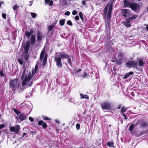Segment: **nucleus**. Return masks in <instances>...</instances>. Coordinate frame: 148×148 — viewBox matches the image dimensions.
Instances as JSON below:
<instances>
[{
  "label": "nucleus",
  "mask_w": 148,
  "mask_h": 148,
  "mask_svg": "<svg viewBox=\"0 0 148 148\" xmlns=\"http://www.w3.org/2000/svg\"><path fill=\"white\" fill-rule=\"evenodd\" d=\"M127 109V108H125L124 106H123L121 107V111L122 114L124 113V112H126Z\"/></svg>",
  "instance_id": "393cba45"
},
{
  "label": "nucleus",
  "mask_w": 148,
  "mask_h": 148,
  "mask_svg": "<svg viewBox=\"0 0 148 148\" xmlns=\"http://www.w3.org/2000/svg\"><path fill=\"white\" fill-rule=\"evenodd\" d=\"M29 3H30L29 4V6H31V5H32V4L33 3V1H30L29 2Z\"/></svg>",
  "instance_id": "052dcab7"
},
{
  "label": "nucleus",
  "mask_w": 148,
  "mask_h": 148,
  "mask_svg": "<svg viewBox=\"0 0 148 148\" xmlns=\"http://www.w3.org/2000/svg\"><path fill=\"white\" fill-rule=\"evenodd\" d=\"M76 127L77 130H79L80 129V125L79 124H77L76 125Z\"/></svg>",
  "instance_id": "c03bdc74"
},
{
  "label": "nucleus",
  "mask_w": 148,
  "mask_h": 148,
  "mask_svg": "<svg viewBox=\"0 0 148 148\" xmlns=\"http://www.w3.org/2000/svg\"><path fill=\"white\" fill-rule=\"evenodd\" d=\"M70 12L69 11H67L65 13L64 15H65L69 16L70 15Z\"/></svg>",
  "instance_id": "49530a36"
},
{
  "label": "nucleus",
  "mask_w": 148,
  "mask_h": 148,
  "mask_svg": "<svg viewBox=\"0 0 148 148\" xmlns=\"http://www.w3.org/2000/svg\"><path fill=\"white\" fill-rule=\"evenodd\" d=\"M54 25H49L48 27V30L49 32H50L51 31Z\"/></svg>",
  "instance_id": "c9c22d12"
},
{
  "label": "nucleus",
  "mask_w": 148,
  "mask_h": 148,
  "mask_svg": "<svg viewBox=\"0 0 148 148\" xmlns=\"http://www.w3.org/2000/svg\"><path fill=\"white\" fill-rule=\"evenodd\" d=\"M13 110L14 112L17 114H18L20 113L19 111H18L17 109L15 108H13Z\"/></svg>",
  "instance_id": "e433bc0d"
},
{
  "label": "nucleus",
  "mask_w": 148,
  "mask_h": 148,
  "mask_svg": "<svg viewBox=\"0 0 148 148\" xmlns=\"http://www.w3.org/2000/svg\"><path fill=\"white\" fill-rule=\"evenodd\" d=\"M80 95L81 97L80 99H88L89 98V97L87 95H84L82 93L80 94Z\"/></svg>",
  "instance_id": "412c9836"
},
{
  "label": "nucleus",
  "mask_w": 148,
  "mask_h": 148,
  "mask_svg": "<svg viewBox=\"0 0 148 148\" xmlns=\"http://www.w3.org/2000/svg\"><path fill=\"white\" fill-rule=\"evenodd\" d=\"M38 68V66L36 65L34 70H32V72H28L26 69H24L21 77V79L23 80L22 84L23 87L26 88L32 86L33 83V80L36 79L35 76Z\"/></svg>",
  "instance_id": "f257e3e1"
},
{
  "label": "nucleus",
  "mask_w": 148,
  "mask_h": 148,
  "mask_svg": "<svg viewBox=\"0 0 148 148\" xmlns=\"http://www.w3.org/2000/svg\"><path fill=\"white\" fill-rule=\"evenodd\" d=\"M67 62L68 64L71 66H72V64L71 62V58L69 57H68L67 58Z\"/></svg>",
  "instance_id": "cd10ccee"
},
{
  "label": "nucleus",
  "mask_w": 148,
  "mask_h": 148,
  "mask_svg": "<svg viewBox=\"0 0 148 148\" xmlns=\"http://www.w3.org/2000/svg\"><path fill=\"white\" fill-rule=\"evenodd\" d=\"M122 115L124 117V119L125 120H127V116L126 115H125L124 113L122 114Z\"/></svg>",
  "instance_id": "4d7b16f0"
},
{
  "label": "nucleus",
  "mask_w": 148,
  "mask_h": 148,
  "mask_svg": "<svg viewBox=\"0 0 148 148\" xmlns=\"http://www.w3.org/2000/svg\"><path fill=\"white\" fill-rule=\"evenodd\" d=\"M0 75L3 77H4V74L2 71H0Z\"/></svg>",
  "instance_id": "8fccbe9b"
},
{
  "label": "nucleus",
  "mask_w": 148,
  "mask_h": 148,
  "mask_svg": "<svg viewBox=\"0 0 148 148\" xmlns=\"http://www.w3.org/2000/svg\"><path fill=\"white\" fill-rule=\"evenodd\" d=\"M29 41L27 42L25 46V47L24 48L29 49Z\"/></svg>",
  "instance_id": "7c9ffc66"
},
{
  "label": "nucleus",
  "mask_w": 148,
  "mask_h": 148,
  "mask_svg": "<svg viewBox=\"0 0 148 148\" xmlns=\"http://www.w3.org/2000/svg\"><path fill=\"white\" fill-rule=\"evenodd\" d=\"M140 120H138V121L137 122H136V123L134 124V126L136 127L138 125H140Z\"/></svg>",
  "instance_id": "37998d69"
},
{
  "label": "nucleus",
  "mask_w": 148,
  "mask_h": 148,
  "mask_svg": "<svg viewBox=\"0 0 148 148\" xmlns=\"http://www.w3.org/2000/svg\"><path fill=\"white\" fill-rule=\"evenodd\" d=\"M145 25L146 26V29L148 31V25Z\"/></svg>",
  "instance_id": "e2e57ef3"
},
{
  "label": "nucleus",
  "mask_w": 148,
  "mask_h": 148,
  "mask_svg": "<svg viewBox=\"0 0 148 148\" xmlns=\"http://www.w3.org/2000/svg\"><path fill=\"white\" fill-rule=\"evenodd\" d=\"M20 129V126L18 125L12 126L10 128V130L11 132H14L15 133H16L18 134L19 133V131Z\"/></svg>",
  "instance_id": "9d476101"
},
{
  "label": "nucleus",
  "mask_w": 148,
  "mask_h": 148,
  "mask_svg": "<svg viewBox=\"0 0 148 148\" xmlns=\"http://www.w3.org/2000/svg\"><path fill=\"white\" fill-rule=\"evenodd\" d=\"M108 8L109 9L108 11L112 12L113 5L112 4L110 3H108L107 4Z\"/></svg>",
  "instance_id": "b1692460"
},
{
  "label": "nucleus",
  "mask_w": 148,
  "mask_h": 148,
  "mask_svg": "<svg viewBox=\"0 0 148 148\" xmlns=\"http://www.w3.org/2000/svg\"><path fill=\"white\" fill-rule=\"evenodd\" d=\"M147 122L142 121L140 120V127H145L147 126Z\"/></svg>",
  "instance_id": "4468645a"
},
{
  "label": "nucleus",
  "mask_w": 148,
  "mask_h": 148,
  "mask_svg": "<svg viewBox=\"0 0 148 148\" xmlns=\"http://www.w3.org/2000/svg\"><path fill=\"white\" fill-rule=\"evenodd\" d=\"M32 33L31 32V31L30 32H28L27 31H26L25 32V34L27 36V38L28 39H29L30 36Z\"/></svg>",
  "instance_id": "a878e982"
},
{
  "label": "nucleus",
  "mask_w": 148,
  "mask_h": 148,
  "mask_svg": "<svg viewBox=\"0 0 148 148\" xmlns=\"http://www.w3.org/2000/svg\"><path fill=\"white\" fill-rule=\"evenodd\" d=\"M29 120L31 121V122H33L34 121V119L33 118L31 117H29Z\"/></svg>",
  "instance_id": "603ef678"
},
{
  "label": "nucleus",
  "mask_w": 148,
  "mask_h": 148,
  "mask_svg": "<svg viewBox=\"0 0 148 148\" xmlns=\"http://www.w3.org/2000/svg\"><path fill=\"white\" fill-rule=\"evenodd\" d=\"M2 115L1 114H0V119H2V118L1 117Z\"/></svg>",
  "instance_id": "774afa93"
},
{
  "label": "nucleus",
  "mask_w": 148,
  "mask_h": 148,
  "mask_svg": "<svg viewBox=\"0 0 148 148\" xmlns=\"http://www.w3.org/2000/svg\"><path fill=\"white\" fill-rule=\"evenodd\" d=\"M131 9L136 13L139 12L140 9V6L138 3H133L130 7Z\"/></svg>",
  "instance_id": "39448f33"
},
{
  "label": "nucleus",
  "mask_w": 148,
  "mask_h": 148,
  "mask_svg": "<svg viewBox=\"0 0 148 148\" xmlns=\"http://www.w3.org/2000/svg\"><path fill=\"white\" fill-rule=\"evenodd\" d=\"M54 60L56 63V65L58 67L62 68V64L61 62L60 58L57 55V53H56L55 54Z\"/></svg>",
  "instance_id": "20e7f679"
},
{
  "label": "nucleus",
  "mask_w": 148,
  "mask_h": 148,
  "mask_svg": "<svg viewBox=\"0 0 148 148\" xmlns=\"http://www.w3.org/2000/svg\"><path fill=\"white\" fill-rule=\"evenodd\" d=\"M131 20L128 18L126 19V21L123 22L124 25L126 27H130L131 25L130 23Z\"/></svg>",
  "instance_id": "f8f14e48"
},
{
  "label": "nucleus",
  "mask_w": 148,
  "mask_h": 148,
  "mask_svg": "<svg viewBox=\"0 0 148 148\" xmlns=\"http://www.w3.org/2000/svg\"><path fill=\"white\" fill-rule=\"evenodd\" d=\"M19 6L17 5H14L13 7V9L14 10H15L16 9H17L18 8Z\"/></svg>",
  "instance_id": "a19ab883"
},
{
  "label": "nucleus",
  "mask_w": 148,
  "mask_h": 148,
  "mask_svg": "<svg viewBox=\"0 0 148 148\" xmlns=\"http://www.w3.org/2000/svg\"><path fill=\"white\" fill-rule=\"evenodd\" d=\"M83 4L84 5H85L86 4V2L84 1H83L82 2Z\"/></svg>",
  "instance_id": "0e129e2a"
},
{
  "label": "nucleus",
  "mask_w": 148,
  "mask_h": 148,
  "mask_svg": "<svg viewBox=\"0 0 148 148\" xmlns=\"http://www.w3.org/2000/svg\"><path fill=\"white\" fill-rule=\"evenodd\" d=\"M138 16V15L135 14H131V15H130V16L129 18L131 20H132L136 18Z\"/></svg>",
  "instance_id": "4be33fe9"
},
{
  "label": "nucleus",
  "mask_w": 148,
  "mask_h": 148,
  "mask_svg": "<svg viewBox=\"0 0 148 148\" xmlns=\"http://www.w3.org/2000/svg\"><path fill=\"white\" fill-rule=\"evenodd\" d=\"M18 62L21 65H22L23 64V62L21 59H19Z\"/></svg>",
  "instance_id": "3c124183"
},
{
  "label": "nucleus",
  "mask_w": 148,
  "mask_h": 148,
  "mask_svg": "<svg viewBox=\"0 0 148 148\" xmlns=\"http://www.w3.org/2000/svg\"><path fill=\"white\" fill-rule=\"evenodd\" d=\"M67 24L71 26H72L73 25L71 21L70 20L68 21L67 22Z\"/></svg>",
  "instance_id": "79ce46f5"
},
{
  "label": "nucleus",
  "mask_w": 148,
  "mask_h": 148,
  "mask_svg": "<svg viewBox=\"0 0 148 148\" xmlns=\"http://www.w3.org/2000/svg\"><path fill=\"white\" fill-rule=\"evenodd\" d=\"M122 16L125 18L130 17L131 14V10L128 9H122L121 10Z\"/></svg>",
  "instance_id": "1a4fd4ad"
},
{
  "label": "nucleus",
  "mask_w": 148,
  "mask_h": 148,
  "mask_svg": "<svg viewBox=\"0 0 148 148\" xmlns=\"http://www.w3.org/2000/svg\"><path fill=\"white\" fill-rule=\"evenodd\" d=\"M123 3H124V6L125 7H129L130 8L133 3H132L130 2L129 1H128L127 0L124 1Z\"/></svg>",
  "instance_id": "ddd939ff"
},
{
  "label": "nucleus",
  "mask_w": 148,
  "mask_h": 148,
  "mask_svg": "<svg viewBox=\"0 0 148 148\" xmlns=\"http://www.w3.org/2000/svg\"><path fill=\"white\" fill-rule=\"evenodd\" d=\"M59 57L60 58V59H64L65 58H67L70 57L66 53H59Z\"/></svg>",
  "instance_id": "9b49d317"
},
{
  "label": "nucleus",
  "mask_w": 148,
  "mask_h": 148,
  "mask_svg": "<svg viewBox=\"0 0 148 148\" xmlns=\"http://www.w3.org/2000/svg\"><path fill=\"white\" fill-rule=\"evenodd\" d=\"M75 19L76 20H78L79 19V17L78 16H76L75 17Z\"/></svg>",
  "instance_id": "13d9d810"
},
{
  "label": "nucleus",
  "mask_w": 148,
  "mask_h": 148,
  "mask_svg": "<svg viewBox=\"0 0 148 148\" xmlns=\"http://www.w3.org/2000/svg\"><path fill=\"white\" fill-rule=\"evenodd\" d=\"M44 122L43 121H39L38 123V125H42Z\"/></svg>",
  "instance_id": "ea45409f"
},
{
  "label": "nucleus",
  "mask_w": 148,
  "mask_h": 148,
  "mask_svg": "<svg viewBox=\"0 0 148 148\" xmlns=\"http://www.w3.org/2000/svg\"><path fill=\"white\" fill-rule=\"evenodd\" d=\"M26 117V115L22 114L19 115L18 118L21 121H22L25 119Z\"/></svg>",
  "instance_id": "f3484780"
},
{
  "label": "nucleus",
  "mask_w": 148,
  "mask_h": 148,
  "mask_svg": "<svg viewBox=\"0 0 148 148\" xmlns=\"http://www.w3.org/2000/svg\"><path fill=\"white\" fill-rule=\"evenodd\" d=\"M23 135L22 136V137H24L27 134L25 133H23Z\"/></svg>",
  "instance_id": "680f3d73"
},
{
  "label": "nucleus",
  "mask_w": 148,
  "mask_h": 148,
  "mask_svg": "<svg viewBox=\"0 0 148 148\" xmlns=\"http://www.w3.org/2000/svg\"><path fill=\"white\" fill-rule=\"evenodd\" d=\"M89 75V74H88L86 72H84V74L82 76V77L83 78L86 77L88 76Z\"/></svg>",
  "instance_id": "4c0bfd02"
},
{
  "label": "nucleus",
  "mask_w": 148,
  "mask_h": 148,
  "mask_svg": "<svg viewBox=\"0 0 148 148\" xmlns=\"http://www.w3.org/2000/svg\"><path fill=\"white\" fill-rule=\"evenodd\" d=\"M28 58L29 56L27 54L25 55L24 56V58L26 61H27L28 60Z\"/></svg>",
  "instance_id": "a18cd8bd"
},
{
  "label": "nucleus",
  "mask_w": 148,
  "mask_h": 148,
  "mask_svg": "<svg viewBox=\"0 0 148 148\" xmlns=\"http://www.w3.org/2000/svg\"><path fill=\"white\" fill-rule=\"evenodd\" d=\"M35 36L34 35H32L31 37V43L32 45H34L36 42Z\"/></svg>",
  "instance_id": "dca6fc26"
},
{
  "label": "nucleus",
  "mask_w": 148,
  "mask_h": 148,
  "mask_svg": "<svg viewBox=\"0 0 148 148\" xmlns=\"http://www.w3.org/2000/svg\"><path fill=\"white\" fill-rule=\"evenodd\" d=\"M81 71V69H79V70H77V72H79V71Z\"/></svg>",
  "instance_id": "338daca9"
},
{
  "label": "nucleus",
  "mask_w": 148,
  "mask_h": 148,
  "mask_svg": "<svg viewBox=\"0 0 148 148\" xmlns=\"http://www.w3.org/2000/svg\"><path fill=\"white\" fill-rule=\"evenodd\" d=\"M42 33L40 32H38L37 35V38L38 40H41L42 39Z\"/></svg>",
  "instance_id": "aec40b11"
},
{
  "label": "nucleus",
  "mask_w": 148,
  "mask_h": 148,
  "mask_svg": "<svg viewBox=\"0 0 148 148\" xmlns=\"http://www.w3.org/2000/svg\"><path fill=\"white\" fill-rule=\"evenodd\" d=\"M121 104H120L118 105V107L117 108V109H121Z\"/></svg>",
  "instance_id": "bf43d9fd"
},
{
  "label": "nucleus",
  "mask_w": 148,
  "mask_h": 148,
  "mask_svg": "<svg viewBox=\"0 0 148 148\" xmlns=\"http://www.w3.org/2000/svg\"><path fill=\"white\" fill-rule=\"evenodd\" d=\"M43 119L44 120H49V118L45 116H43Z\"/></svg>",
  "instance_id": "5fc2aeb1"
},
{
  "label": "nucleus",
  "mask_w": 148,
  "mask_h": 148,
  "mask_svg": "<svg viewBox=\"0 0 148 148\" xmlns=\"http://www.w3.org/2000/svg\"><path fill=\"white\" fill-rule=\"evenodd\" d=\"M42 126L43 128H46L47 127V125L46 123L44 122L42 125Z\"/></svg>",
  "instance_id": "58836bf2"
},
{
  "label": "nucleus",
  "mask_w": 148,
  "mask_h": 148,
  "mask_svg": "<svg viewBox=\"0 0 148 148\" xmlns=\"http://www.w3.org/2000/svg\"><path fill=\"white\" fill-rule=\"evenodd\" d=\"M77 14V12L76 11V10H73V12H72V14L74 15H76Z\"/></svg>",
  "instance_id": "864d4df0"
},
{
  "label": "nucleus",
  "mask_w": 148,
  "mask_h": 148,
  "mask_svg": "<svg viewBox=\"0 0 148 148\" xmlns=\"http://www.w3.org/2000/svg\"><path fill=\"white\" fill-rule=\"evenodd\" d=\"M60 3L63 6L65 7L67 6L68 3L67 0H59Z\"/></svg>",
  "instance_id": "2eb2a0df"
},
{
  "label": "nucleus",
  "mask_w": 148,
  "mask_h": 148,
  "mask_svg": "<svg viewBox=\"0 0 148 148\" xmlns=\"http://www.w3.org/2000/svg\"><path fill=\"white\" fill-rule=\"evenodd\" d=\"M125 58L123 53L120 52L118 53V56L116 60L117 63L121 64Z\"/></svg>",
  "instance_id": "423d86ee"
},
{
  "label": "nucleus",
  "mask_w": 148,
  "mask_h": 148,
  "mask_svg": "<svg viewBox=\"0 0 148 148\" xmlns=\"http://www.w3.org/2000/svg\"><path fill=\"white\" fill-rule=\"evenodd\" d=\"M65 22V19H62V20H60L59 21V23L60 24V25L61 26H62L64 24Z\"/></svg>",
  "instance_id": "bb28decb"
},
{
  "label": "nucleus",
  "mask_w": 148,
  "mask_h": 148,
  "mask_svg": "<svg viewBox=\"0 0 148 148\" xmlns=\"http://www.w3.org/2000/svg\"><path fill=\"white\" fill-rule=\"evenodd\" d=\"M45 3L46 4H48L49 6H51L53 5L52 0H45Z\"/></svg>",
  "instance_id": "6ab92c4d"
},
{
  "label": "nucleus",
  "mask_w": 148,
  "mask_h": 148,
  "mask_svg": "<svg viewBox=\"0 0 148 148\" xmlns=\"http://www.w3.org/2000/svg\"><path fill=\"white\" fill-rule=\"evenodd\" d=\"M18 80L14 79L10 81L9 88L12 89L13 91H15L18 88Z\"/></svg>",
  "instance_id": "7ed1b4c3"
},
{
  "label": "nucleus",
  "mask_w": 148,
  "mask_h": 148,
  "mask_svg": "<svg viewBox=\"0 0 148 148\" xmlns=\"http://www.w3.org/2000/svg\"><path fill=\"white\" fill-rule=\"evenodd\" d=\"M138 63L139 66H143L144 65V62L142 60H140L138 61Z\"/></svg>",
  "instance_id": "c85d7f7f"
},
{
  "label": "nucleus",
  "mask_w": 148,
  "mask_h": 148,
  "mask_svg": "<svg viewBox=\"0 0 148 148\" xmlns=\"http://www.w3.org/2000/svg\"><path fill=\"white\" fill-rule=\"evenodd\" d=\"M45 49L44 48L41 52L40 56V61H41L43 58L42 65L44 66L46 65L47 59V55L46 54L45 55Z\"/></svg>",
  "instance_id": "f03ea898"
},
{
  "label": "nucleus",
  "mask_w": 148,
  "mask_h": 148,
  "mask_svg": "<svg viewBox=\"0 0 148 148\" xmlns=\"http://www.w3.org/2000/svg\"><path fill=\"white\" fill-rule=\"evenodd\" d=\"M134 73L133 72H130L127 74H126L125 76L123 77V78L124 79H126L127 78L129 77L130 75H132Z\"/></svg>",
  "instance_id": "a211bd4d"
},
{
  "label": "nucleus",
  "mask_w": 148,
  "mask_h": 148,
  "mask_svg": "<svg viewBox=\"0 0 148 148\" xmlns=\"http://www.w3.org/2000/svg\"><path fill=\"white\" fill-rule=\"evenodd\" d=\"M79 17H80V18L81 19L82 21H83L84 20V17L83 16L82 13L81 12H80L79 14Z\"/></svg>",
  "instance_id": "f704fd0d"
},
{
  "label": "nucleus",
  "mask_w": 148,
  "mask_h": 148,
  "mask_svg": "<svg viewBox=\"0 0 148 148\" xmlns=\"http://www.w3.org/2000/svg\"><path fill=\"white\" fill-rule=\"evenodd\" d=\"M31 14L32 17L34 18H35L37 15V14L33 12L31 13Z\"/></svg>",
  "instance_id": "72a5a7b5"
},
{
  "label": "nucleus",
  "mask_w": 148,
  "mask_h": 148,
  "mask_svg": "<svg viewBox=\"0 0 148 148\" xmlns=\"http://www.w3.org/2000/svg\"><path fill=\"white\" fill-rule=\"evenodd\" d=\"M24 53L27 54L28 52L29 49L24 48Z\"/></svg>",
  "instance_id": "09e8293b"
},
{
  "label": "nucleus",
  "mask_w": 148,
  "mask_h": 148,
  "mask_svg": "<svg viewBox=\"0 0 148 148\" xmlns=\"http://www.w3.org/2000/svg\"><path fill=\"white\" fill-rule=\"evenodd\" d=\"M111 14V12L108 11V14L107 15V19H110V16Z\"/></svg>",
  "instance_id": "473e14b6"
},
{
  "label": "nucleus",
  "mask_w": 148,
  "mask_h": 148,
  "mask_svg": "<svg viewBox=\"0 0 148 148\" xmlns=\"http://www.w3.org/2000/svg\"><path fill=\"white\" fill-rule=\"evenodd\" d=\"M2 16L3 18L4 19H6V15L5 14L3 13L2 14Z\"/></svg>",
  "instance_id": "de8ad7c7"
},
{
  "label": "nucleus",
  "mask_w": 148,
  "mask_h": 148,
  "mask_svg": "<svg viewBox=\"0 0 148 148\" xmlns=\"http://www.w3.org/2000/svg\"><path fill=\"white\" fill-rule=\"evenodd\" d=\"M114 143L113 142H110V141L108 142L107 143V145L108 146H109L110 147H114Z\"/></svg>",
  "instance_id": "5701e85b"
},
{
  "label": "nucleus",
  "mask_w": 148,
  "mask_h": 148,
  "mask_svg": "<svg viewBox=\"0 0 148 148\" xmlns=\"http://www.w3.org/2000/svg\"><path fill=\"white\" fill-rule=\"evenodd\" d=\"M108 9V8L107 5L104 9V14L105 16L106 15L107 11Z\"/></svg>",
  "instance_id": "c756f323"
},
{
  "label": "nucleus",
  "mask_w": 148,
  "mask_h": 148,
  "mask_svg": "<svg viewBox=\"0 0 148 148\" xmlns=\"http://www.w3.org/2000/svg\"><path fill=\"white\" fill-rule=\"evenodd\" d=\"M3 2H0V7L1 5V4H3Z\"/></svg>",
  "instance_id": "69168bd1"
},
{
  "label": "nucleus",
  "mask_w": 148,
  "mask_h": 148,
  "mask_svg": "<svg viewBox=\"0 0 148 148\" xmlns=\"http://www.w3.org/2000/svg\"><path fill=\"white\" fill-rule=\"evenodd\" d=\"M125 65L127 67L137 68V62L134 61H130L127 62Z\"/></svg>",
  "instance_id": "0eeeda50"
},
{
  "label": "nucleus",
  "mask_w": 148,
  "mask_h": 148,
  "mask_svg": "<svg viewBox=\"0 0 148 148\" xmlns=\"http://www.w3.org/2000/svg\"><path fill=\"white\" fill-rule=\"evenodd\" d=\"M101 108L103 110H109L111 109L110 103L108 102H104L101 104Z\"/></svg>",
  "instance_id": "6e6552de"
},
{
  "label": "nucleus",
  "mask_w": 148,
  "mask_h": 148,
  "mask_svg": "<svg viewBox=\"0 0 148 148\" xmlns=\"http://www.w3.org/2000/svg\"><path fill=\"white\" fill-rule=\"evenodd\" d=\"M5 127V125L3 124L0 125V129H1Z\"/></svg>",
  "instance_id": "6e6d98bb"
},
{
  "label": "nucleus",
  "mask_w": 148,
  "mask_h": 148,
  "mask_svg": "<svg viewBox=\"0 0 148 148\" xmlns=\"http://www.w3.org/2000/svg\"><path fill=\"white\" fill-rule=\"evenodd\" d=\"M134 124H132L129 127V130L130 131H132L133 130V129H134Z\"/></svg>",
  "instance_id": "2f4dec72"
}]
</instances>
